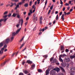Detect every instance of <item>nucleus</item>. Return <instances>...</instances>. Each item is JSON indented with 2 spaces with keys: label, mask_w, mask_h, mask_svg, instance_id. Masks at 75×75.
<instances>
[{
  "label": "nucleus",
  "mask_w": 75,
  "mask_h": 75,
  "mask_svg": "<svg viewBox=\"0 0 75 75\" xmlns=\"http://www.w3.org/2000/svg\"><path fill=\"white\" fill-rule=\"evenodd\" d=\"M21 30V28L18 29L16 32V33L14 32L13 33V35H16V34H18V33L20 31V30Z\"/></svg>",
  "instance_id": "obj_1"
},
{
  "label": "nucleus",
  "mask_w": 75,
  "mask_h": 75,
  "mask_svg": "<svg viewBox=\"0 0 75 75\" xmlns=\"http://www.w3.org/2000/svg\"><path fill=\"white\" fill-rule=\"evenodd\" d=\"M64 14H62L61 17V19L62 20V21H64V19L65 18H64V16L65 15V16H66V15H67V13L65 12H64Z\"/></svg>",
  "instance_id": "obj_2"
},
{
  "label": "nucleus",
  "mask_w": 75,
  "mask_h": 75,
  "mask_svg": "<svg viewBox=\"0 0 75 75\" xmlns=\"http://www.w3.org/2000/svg\"><path fill=\"white\" fill-rule=\"evenodd\" d=\"M11 5H10V4L6 5V7H8V6H9L10 7H12L13 6H14V5H15V6H16V5L17 4L16 3L13 4V3H11Z\"/></svg>",
  "instance_id": "obj_3"
},
{
  "label": "nucleus",
  "mask_w": 75,
  "mask_h": 75,
  "mask_svg": "<svg viewBox=\"0 0 75 75\" xmlns=\"http://www.w3.org/2000/svg\"><path fill=\"white\" fill-rule=\"evenodd\" d=\"M8 19V18H7L6 19H0V23H1V22L3 21H4V22H6L7 20Z\"/></svg>",
  "instance_id": "obj_4"
},
{
  "label": "nucleus",
  "mask_w": 75,
  "mask_h": 75,
  "mask_svg": "<svg viewBox=\"0 0 75 75\" xmlns=\"http://www.w3.org/2000/svg\"><path fill=\"white\" fill-rule=\"evenodd\" d=\"M65 62H69L71 61V59L69 58H65Z\"/></svg>",
  "instance_id": "obj_5"
},
{
  "label": "nucleus",
  "mask_w": 75,
  "mask_h": 75,
  "mask_svg": "<svg viewBox=\"0 0 75 75\" xmlns=\"http://www.w3.org/2000/svg\"><path fill=\"white\" fill-rule=\"evenodd\" d=\"M62 56V55H60L59 56V61H60V62H63V60H62V59H61Z\"/></svg>",
  "instance_id": "obj_6"
},
{
  "label": "nucleus",
  "mask_w": 75,
  "mask_h": 75,
  "mask_svg": "<svg viewBox=\"0 0 75 75\" xmlns=\"http://www.w3.org/2000/svg\"><path fill=\"white\" fill-rule=\"evenodd\" d=\"M34 17L33 18V20H34L35 21V20L36 21H37V17H35V16H36V15L34 14L33 15Z\"/></svg>",
  "instance_id": "obj_7"
},
{
  "label": "nucleus",
  "mask_w": 75,
  "mask_h": 75,
  "mask_svg": "<svg viewBox=\"0 0 75 75\" xmlns=\"http://www.w3.org/2000/svg\"><path fill=\"white\" fill-rule=\"evenodd\" d=\"M14 35H13V33H12V37L11 39V40H10V42H12L13 41V40H14Z\"/></svg>",
  "instance_id": "obj_8"
},
{
  "label": "nucleus",
  "mask_w": 75,
  "mask_h": 75,
  "mask_svg": "<svg viewBox=\"0 0 75 75\" xmlns=\"http://www.w3.org/2000/svg\"><path fill=\"white\" fill-rule=\"evenodd\" d=\"M53 70L56 71H57V72H59V71L60 69L59 68H56L54 69Z\"/></svg>",
  "instance_id": "obj_9"
},
{
  "label": "nucleus",
  "mask_w": 75,
  "mask_h": 75,
  "mask_svg": "<svg viewBox=\"0 0 75 75\" xmlns=\"http://www.w3.org/2000/svg\"><path fill=\"white\" fill-rule=\"evenodd\" d=\"M50 72V70H49V69H48L47 70H46L45 71L46 75H48L49 74V72Z\"/></svg>",
  "instance_id": "obj_10"
},
{
  "label": "nucleus",
  "mask_w": 75,
  "mask_h": 75,
  "mask_svg": "<svg viewBox=\"0 0 75 75\" xmlns=\"http://www.w3.org/2000/svg\"><path fill=\"white\" fill-rule=\"evenodd\" d=\"M50 74H52V75H54L55 74V71L54 70H52L50 72Z\"/></svg>",
  "instance_id": "obj_11"
},
{
  "label": "nucleus",
  "mask_w": 75,
  "mask_h": 75,
  "mask_svg": "<svg viewBox=\"0 0 75 75\" xmlns=\"http://www.w3.org/2000/svg\"><path fill=\"white\" fill-rule=\"evenodd\" d=\"M61 65L62 67H66V65H67V64L65 63H62Z\"/></svg>",
  "instance_id": "obj_12"
},
{
  "label": "nucleus",
  "mask_w": 75,
  "mask_h": 75,
  "mask_svg": "<svg viewBox=\"0 0 75 75\" xmlns=\"http://www.w3.org/2000/svg\"><path fill=\"white\" fill-rule=\"evenodd\" d=\"M10 41V39L9 38H7L5 42L6 44H7L8 43V42H9V41Z\"/></svg>",
  "instance_id": "obj_13"
},
{
  "label": "nucleus",
  "mask_w": 75,
  "mask_h": 75,
  "mask_svg": "<svg viewBox=\"0 0 75 75\" xmlns=\"http://www.w3.org/2000/svg\"><path fill=\"white\" fill-rule=\"evenodd\" d=\"M17 15H18V13H14L13 14V15H12V16L13 17H16Z\"/></svg>",
  "instance_id": "obj_14"
},
{
  "label": "nucleus",
  "mask_w": 75,
  "mask_h": 75,
  "mask_svg": "<svg viewBox=\"0 0 75 75\" xmlns=\"http://www.w3.org/2000/svg\"><path fill=\"white\" fill-rule=\"evenodd\" d=\"M23 72L25 74H27L28 73V71L26 70H23Z\"/></svg>",
  "instance_id": "obj_15"
},
{
  "label": "nucleus",
  "mask_w": 75,
  "mask_h": 75,
  "mask_svg": "<svg viewBox=\"0 0 75 75\" xmlns=\"http://www.w3.org/2000/svg\"><path fill=\"white\" fill-rule=\"evenodd\" d=\"M27 62L28 64H33V62L30 61V60H27Z\"/></svg>",
  "instance_id": "obj_16"
},
{
  "label": "nucleus",
  "mask_w": 75,
  "mask_h": 75,
  "mask_svg": "<svg viewBox=\"0 0 75 75\" xmlns=\"http://www.w3.org/2000/svg\"><path fill=\"white\" fill-rule=\"evenodd\" d=\"M34 68H35V64H32L31 66V69H34Z\"/></svg>",
  "instance_id": "obj_17"
},
{
  "label": "nucleus",
  "mask_w": 75,
  "mask_h": 75,
  "mask_svg": "<svg viewBox=\"0 0 75 75\" xmlns=\"http://www.w3.org/2000/svg\"><path fill=\"white\" fill-rule=\"evenodd\" d=\"M18 7H19V5L17 4L16 7L14 9L16 10H17V8H18Z\"/></svg>",
  "instance_id": "obj_18"
},
{
  "label": "nucleus",
  "mask_w": 75,
  "mask_h": 75,
  "mask_svg": "<svg viewBox=\"0 0 75 75\" xmlns=\"http://www.w3.org/2000/svg\"><path fill=\"white\" fill-rule=\"evenodd\" d=\"M75 55L70 56V58H71V59H73V58H75Z\"/></svg>",
  "instance_id": "obj_19"
},
{
  "label": "nucleus",
  "mask_w": 75,
  "mask_h": 75,
  "mask_svg": "<svg viewBox=\"0 0 75 75\" xmlns=\"http://www.w3.org/2000/svg\"><path fill=\"white\" fill-rule=\"evenodd\" d=\"M64 47L63 46H61V47L60 50L62 51V50H64Z\"/></svg>",
  "instance_id": "obj_20"
},
{
  "label": "nucleus",
  "mask_w": 75,
  "mask_h": 75,
  "mask_svg": "<svg viewBox=\"0 0 75 75\" xmlns=\"http://www.w3.org/2000/svg\"><path fill=\"white\" fill-rule=\"evenodd\" d=\"M60 69H61V70H62L63 72H65V70H64V68H63L60 67Z\"/></svg>",
  "instance_id": "obj_21"
},
{
  "label": "nucleus",
  "mask_w": 75,
  "mask_h": 75,
  "mask_svg": "<svg viewBox=\"0 0 75 75\" xmlns=\"http://www.w3.org/2000/svg\"><path fill=\"white\" fill-rule=\"evenodd\" d=\"M20 22H21V20L20 19L19 20V24H17L16 25V27H17V28H18V26H19V25H20Z\"/></svg>",
  "instance_id": "obj_22"
},
{
  "label": "nucleus",
  "mask_w": 75,
  "mask_h": 75,
  "mask_svg": "<svg viewBox=\"0 0 75 75\" xmlns=\"http://www.w3.org/2000/svg\"><path fill=\"white\" fill-rule=\"evenodd\" d=\"M23 19H22L21 20V26H22V25H23Z\"/></svg>",
  "instance_id": "obj_23"
},
{
  "label": "nucleus",
  "mask_w": 75,
  "mask_h": 75,
  "mask_svg": "<svg viewBox=\"0 0 75 75\" xmlns=\"http://www.w3.org/2000/svg\"><path fill=\"white\" fill-rule=\"evenodd\" d=\"M2 46H3V43L2 42H1L0 43V48L1 47H2Z\"/></svg>",
  "instance_id": "obj_24"
},
{
  "label": "nucleus",
  "mask_w": 75,
  "mask_h": 75,
  "mask_svg": "<svg viewBox=\"0 0 75 75\" xmlns=\"http://www.w3.org/2000/svg\"><path fill=\"white\" fill-rule=\"evenodd\" d=\"M57 62L58 61L56 60V59H54L53 61V64H54V63H55V62Z\"/></svg>",
  "instance_id": "obj_25"
},
{
  "label": "nucleus",
  "mask_w": 75,
  "mask_h": 75,
  "mask_svg": "<svg viewBox=\"0 0 75 75\" xmlns=\"http://www.w3.org/2000/svg\"><path fill=\"white\" fill-rule=\"evenodd\" d=\"M38 71L39 72H42V70H41V69H38Z\"/></svg>",
  "instance_id": "obj_26"
},
{
  "label": "nucleus",
  "mask_w": 75,
  "mask_h": 75,
  "mask_svg": "<svg viewBox=\"0 0 75 75\" xmlns=\"http://www.w3.org/2000/svg\"><path fill=\"white\" fill-rule=\"evenodd\" d=\"M7 17V15H6L5 16L3 15V18H6V17Z\"/></svg>",
  "instance_id": "obj_27"
},
{
  "label": "nucleus",
  "mask_w": 75,
  "mask_h": 75,
  "mask_svg": "<svg viewBox=\"0 0 75 75\" xmlns=\"http://www.w3.org/2000/svg\"><path fill=\"white\" fill-rule=\"evenodd\" d=\"M58 15H57L56 17V20H58Z\"/></svg>",
  "instance_id": "obj_28"
},
{
  "label": "nucleus",
  "mask_w": 75,
  "mask_h": 75,
  "mask_svg": "<svg viewBox=\"0 0 75 75\" xmlns=\"http://www.w3.org/2000/svg\"><path fill=\"white\" fill-rule=\"evenodd\" d=\"M28 4H26L24 5V6L25 7H28Z\"/></svg>",
  "instance_id": "obj_29"
},
{
  "label": "nucleus",
  "mask_w": 75,
  "mask_h": 75,
  "mask_svg": "<svg viewBox=\"0 0 75 75\" xmlns=\"http://www.w3.org/2000/svg\"><path fill=\"white\" fill-rule=\"evenodd\" d=\"M3 54V51L1 50L0 51V54Z\"/></svg>",
  "instance_id": "obj_30"
},
{
  "label": "nucleus",
  "mask_w": 75,
  "mask_h": 75,
  "mask_svg": "<svg viewBox=\"0 0 75 75\" xmlns=\"http://www.w3.org/2000/svg\"><path fill=\"white\" fill-rule=\"evenodd\" d=\"M40 21H42V17L40 16Z\"/></svg>",
  "instance_id": "obj_31"
},
{
  "label": "nucleus",
  "mask_w": 75,
  "mask_h": 75,
  "mask_svg": "<svg viewBox=\"0 0 75 75\" xmlns=\"http://www.w3.org/2000/svg\"><path fill=\"white\" fill-rule=\"evenodd\" d=\"M11 1H15V2H17L18 1V0H12Z\"/></svg>",
  "instance_id": "obj_32"
},
{
  "label": "nucleus",
  "mask_w": 75,
  "mask_h": 75,
  "mask_svg": "<svg viewBox=\"0 0 75 75\" xmlns=\"http://www.w3.org/2000/svg\"><path fill=\"white\" fill-rule=\"evenodd\" d=\"M24 36L21 40H20L19 42H21L23 40V39H24Z\"/></svg>",
  "instance_id": "obj_33"
},
{
  "label": "nucleus",
  "mask_w": 75,
  "mask_h": 75,
  "mask_svg": "<svg viewBox=\"0 0 75 75\" xmlns=\"http://www.w3.org/2000/svg\"><path fill=\"white\" fill-rule=\"evenodd\" d=\"M7 13H8V12H5L4 13V15H6V14H7Z\"/></svg>",
  "instance_id": "obj_34"
},
{
  "label": "nucleus",
  "mask_w": 75,
  "mask_h": 75,
  "mask_svg": "<svg viewBox=\"0 0 75 75\" xmlns=\"http://www.w3.org/2000/svg\"><path fill=\"white\" fill-rule=\"evenodd\" d=\"M32 3L33 1H30V2L29 5H30V6H31V4Z\"/></svg>",
  "instance_id": "obj_35"
},
{
  "label": "nucleus",
  "mask_w": 75,
  "mask_h": 75,
  "mask_svg": "<svg viewBox=\"0 0 75 75\" xmlns=\"http://www.w3.org/2000/svg\"><path fill=\"white\" fill-rule=\"evenodd\" d=\"M20 15L19 14H18L17 16V18H20Z\"/></svg>",
  "instance_id": "obj_36"
},
{
  "label": "nucleus",
  "mask_w": 75,
  "mask_h": 75,
  "mask_svg": "<svg viewBox=\"0 0 75 75\" xmlns=\"http://www.w3.org/2000/svg\"><path fill=\"white\" fill-rule=\"evenodd\" d=\"M69 4H68L67 3H66L65 4V6H69Z\"/></svg>",
  "instance_id": "obj_37"
},
{
  "label": "nucleus",
  "mask_w": 75,
  "mask_h": 75,
  "mask_svg": "<svg viewBox=\"0 0 75 75\" xmlns=\"http://www.w3.org/2000/svg\"><path fill=\"white\" fill-rule=\"evenodd\" d=\"M53 59H54V58L53 57H52L50 59V61H52V60H53Z\"/></svg>",
  "instance_id": "obj_38"
},
{
  "label": "nucleus",
  "mask_w": 75,
  "mask_h": 75,
  "mask_svg": "<svg viewBox=\"0 0 75 75\" xmlns=\"http://www.w3.org/2000/svg\"><path fill=\"white\" fill-rule=\"evenodd\" d=\"M69 63H67V64L66 65V67H69Z\"/></svg>",
  "instance_id": "obj_39"
},
{
  "label": "nucleus",
  "mask_w": 75,
  "mask_h": 75,
  "mask_svg": "<svg viewBox=\"0 0 75 75\" xmlns=\"http://www.w3.org/2000/svg\"><path fill=\"white\" fill-rule=\"evenodd\" d=\"M65 51L66 52H68L69 51V50H68V49H66Z\"/></svg>",
  "instance_id": "obj_40"
},
{
  "label": "nucleus",
  "mask_w": 75,
  "mask_h": 75,
  "mask_svg": "<svg viewBox=\"0 0 75 75\" xmlns=\"http://www.w3.org/2000/svg\"><path fill=\"white\" fill-rule=\"evenodd\" d=\"M18 52H17V53H15L14 54H15L16 56H17V54H18Z\"/></svg>",
  "instance_id": "obj_41"
},
{
  "label": "nucleus",
  "mask_w": 75,
  "mask_h": 75,
  "mask_svg": "<svg viewBox=\"0 0 75 75\" xmlns=\"http://www.w3.org/2000/svg\"><path fill=\"white\" fill-rule=\"evenodd\" d=\"M65 7H63V11H65Z\"/></svg>",
  "instance_id": "obj_42"
},
{
  "label": "nucleus",
  "mask_w": 75,
  "mask_h": 75,
  "mask_svg": "<svg viewBox=\"0 0 75 75\" xmlns=\"http://www.w3.org/2000/svg\"><path fill=\"white\" fill-rule=\"evenodd\" d=\"M11 16V13H9L8 16V17H10V16Z\"/></svg>",
  "instance_id": "obj_43"
},
{
  "label": "nucleus",
  "mask_w": 75,
  "mask_h": 75,
  "mask_svg": "<svg viewBox=\"0 0 75 75\" xmlns=\"http://www.w3.org/2000/svg\"><path fill=\"white\" fill-rule=\"evenodd\" d=\"M60 0V4H63V2L62 1V0Z\"/></svg>",
  "instance_id": "obj_44"
},
{
  "label": "nucleus",
  "mask_w": 75,
  "mask_h": 75,
  "mask_svg": "<svg viewBox=\"0 0 75 75\" xmlns=\"http://www.w3.org/2000/svg\"><path fill=\"white\" fill-rule=\"evenodd\" d=\"M27 49V47H25V48L23 50V51H24L25 50Z\"/></svg>",
  "instance_id": "obj_45"
},
{
  "label": "nucleus",
  "mask_w": 75,
  "mask_h": 75,
  "mask_svg": "<svg viewBox=\"0 0 75 75\" xmlns=\"http://www.w3.org/2000/svg\"><path fill=\"white\" fill-rule=\"evenodd\" d=\"M25 63V62H22V65H24V64Z\"/></svg>",
  "instance_id": "obj_46"
},
{
  "label": "nucleus",
  "mask_w": 75,
  "mask_h": 75,
  "mask_svg": "<svg viewBox=\"0 0 75 75\" xmlns=\"http://www.w3.org/2000/svg\"><path fill=\"white\" fill-rule=\"evenodd\" d=\"M51 10H49L48 12V14H50V12H51Z\"/></svg>",
  "instance_id": "obj_47"
},
{
  "label": "nucleus",
  "mask_w": 75,
  "mask_h": 75,
  "mask_svg": "<svg viewBox=\"0 0 75 75\" xmlns=\"http://www.w3.org/2000/svg\"><path fill=\"white\" fill-rule=\"evenodd\" d=\"M47 3V0H46L45 2V6H46Z\"/></svg>",
  "instance_id": "obj_48"
},
{
  "label": "nucleus",
  "mask_w": 75,
  "mask_h": 75,
  "mask_svg": "<svg viewBox=\"0 0 75 75\" xmlns=\"http://www.w3.org/2000/svg\"><path fill=\"white\" fill-rule=\"evenodd\" d=\"M62 14V12H60L59 13V16H61Z\"/></svg>",
  "instance_id": "obj_49"
},
{
  "label": "nucleus",
  "mask_w": 75,
  "mask_h": 75,
  "mask_svg": "<svg viewBox=\"0 0 75 75\" xmlns=\"http://www.w3.org/2000/svg\"><path fill=\"white\" fill-rule=\"evenodd\" d=\"M40 24H42V21H40Z\"/></svg>",
  "instance_id": "obj_50"
},
{
  "label": "nucleus",
  "mask_w": 75,
  "mask_h": 75,
  "mask_svg": "<svg viewBox=\"0 0 75 75\" xmlns=\"http://www.w3.org/2000/svg\"><path fill=\"white\" fill-rule=\"evenodd\" d=\"M28 23V22H26L25 23V26H26V25H27V24Z\"/></svg>",
  "instance_id": "obj_51"
},
{
  "label": "nucleus",
  "mask_w": 75,
  "mask_h": 75,
  "mask_svg": "<svg viewBox=\"0 0 75 75\" xmlns=\"http://www.w3.org/2000/svg\"><path fill=\"white\" fill-rule=\"evenodd\" d=\"M53 8V6H52L50 7V10H52Z\"/></svg>",
  "instance_id": "obj_52"
},
{
  "label": "nucleus",
  "mask_w": 75,
  "mask_h": 75,
  "mask_svg": "<svg viewBox=\"0 0 75 75\" xmlns=\"http://www.w3.org/2000/svg\"><path fill=\"white\" fill-rule=\"evenodd\" d=\"M69 8H70V7L68 6L67 8V10H69Z\"/></svg>",
  "instance_id": "obj_53"
},
{
  "label": "nucleus",
  "mask_w": 75,
  "mask_h": 75,
  "mask_svg": "<svg viewBox=\"0 0 75 75\" xmlns=\"http://www.w3.org/2000/svg\"><path fill=\"white\" fill-rule=\"evenodd\" d=\"M71 14V12H68L67 13V15H69Z\"/></svg>",
  "instance_id": "obj_54"
},
{
  "label": "nucleus",
  "mask_w": 75,
  "mask_h": 75,
  "mask_svg": "<svg viewBox=\"0 0 75 75\" xmlns=\"http://www.w3.org/2000/svg\"><path fill=\"white\" fill-rule=\"evenodd\" d=\"M22 4V3L21 2L18 3V5H19H19H21Z\"/></svg>",
  "instance_id": "obj_55"
},
{
  "label": "nucleus",
  "mask_w": 75,
  "mask_h": 75,
  "mask_svg": "<svg viewBox=\"0 0 75 75\" xmlns=\"http://www.w3.org/2000/svg\"><path fill=\"white\" fill-rule=\"evenodd\" d=\"M56 65H59V62H57V63H56Z\"/></svg>",
  "instance_id": "obj_56"
},
{
  "label": "nucleus",
  "mask_w": 75,
  "mask_h": 75,
  "mask_svg": "<svg viewBox=\"0 0 75 75\" xmlns=\"http://www.w3.org/2000/svg\"><path fill=\"white\" fill-rule=\"evenodd\" d=\"M5 57H6V55H5V56H3V57H2V59H4V58H5Z\"/></svg>",
  "instance_id": "obj_57"
},
{
  "label": "nucleus",
  "mask_w": 75,
  "mask_h": 75,
  "mask_svg": "<svg viewBox=\"0 0 75 75\" xmlns=\"http://www.w3.org/2000/svg\"><path fill=\"white\" fill-rule=\"evenodd\" d=\"M73 10V9H70V12H72V11Z\"/></svg>",
  "instance_id": "obj_58"
},
{
  "label": "nucleus",
  "mask_w": 75,
  "mask_h": 75,
  "mask_svg": "<svg viewBox=\"0 0 75 75\" xmlns=\"http://www.w3.org/2000/svg\"><path fill=\"white\" fill-rule=\"evenodd\" d=\"M6 47H7V45H5L4 47V48H6Z\"/></svg>",
  "instance_id": "obj_59"
},
{
  "label": "nucleus",
  "mask_w": 75,
  "mask_h": 75,
  "mask_svg": "<svg viewBox=\"0 0 75 75\" xmlns=\"http://www.w3.org/2000/svg\"><path fill=\"white\" fill-rule=\"evenodd\" d=\"M30 13H31V14H32V13H33V12L32 11V10H30Z\"/></svg>",
  "instance_id": "obj_60"
},
{
  "label": "nucleus",
  "mask_w": 75,
  "mask_h": 75,
  "mask_svg": "<svg viewBox=\"0 0 75 75\" xmlns=\"http://www.w3.org/2000/svg\"><path fill=\"white\" fill-rule=\"evenodd\" d=\"M4 50V48L3 47L1 49V50L3 51Z\"/></svg>",
  "instance_id": "obj_61"
},
{
  "label": "nucleus",
  "mask_w": 75,
  "mask_h": 75,
  "mask_svg": "<svg viewBox=\"0 0 75 75\" xmlns=\"http://www.w3.org/2000/svg\"><path fill=\"white\" fill-rule=\"evenodd\" d=\"M19 75H23V74L21 73L19 74Z\"/></svg>",
  "instance_id": "obj_62"
},
{
  "label": "nucleus",
  "mask_w": 75,
  "mask_h": 75,
  "mask_svg": "<svg viewBox=\"0 0 75 75\" xmlns=\"http://www.w3.org/2000/svg\"><path fill=\"white\" fill-rule=\"evenodd\" d=\"M35 5H33V6H32V8H35Z\"/></svg>",
  "instance_id": "obj_63"
},
{
  "label": "nucleus",
  "mask_w": 75,
  "mask_h": 75,
  "mask_svg": "<svg viewBox=\"0 0 75 75\" xmlns=\"http://www.w3.org/2000/svg\"><path fill=\"white\" fill-rule=\"evenodd\" d=\"M31 14H32V13H31L30 12L29 13H28V16H30V15H31Z\"/></svg>",
  "instance_id": "obj_64"
}]
</instances>
